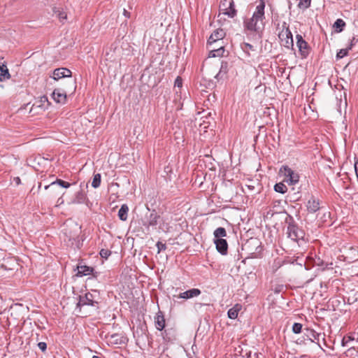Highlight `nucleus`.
<instances>
[{"label":"nucleus","mask_w":358,"mask_h":358,"mask_svg":"<svg viewBox=\"0 0 358 358\" xmlns=\"http://www.w3.org/2000/svg\"><path fill=\"white\" fill-rule=\"evenodd\" d=\"M289 221L287 226V234L288 237L294 241H297L299 239L303 238L304 232L302 229H299L296 224H294L292 217L289 216Z\"/></svg>","instance_id":"obj_3"},{"label":"nucleus","mask_w":358,"mask_h":358,"mask_svg":"<svg viewBox=\"0 0 358 358\" xmlns=\"http://www.w3.org/2000/svg\"><path fill=\"white\" fill-rule=\"evenodd\" d=\"M306 336L310 339L311 342L319 343L320 338L322 337V334L316 332L313 329H306Z\"/></svg>","instance_id":"obj_16"},{"label":"nucleus","mask_w":358,"mask_h":358,"mask_svg":"<svg viewBox=\"0 0 358 358\" xmlns=\"http://www.w3.org/2000/svg\"><path fill=\"white\" fill-rule=\"evenodd\" d=\"M224 12V15H228L229 17H234L236 15V10L235 9V6H229Z\"/></svg>","instance_id":"obj_30"},{"label":"nucleus","mask_w":358,"mask_h":358,"mask_svg":"<svg viewBox=\"0 0 358 358\" xmlns=\"http://www.w3.org/2000/svg\"><path fill=\"white\" fill-rule=\"evenodd\" d=\"M56 184L64 188H68L71 185V184L68 182L64 181L61 179H57L55 181L51 182L50 185L45 186V189H48V188L54 186Z\"/></svg>","instance_id":"obj_22"},{"label":"nucleus","mask_w":358,"mask_h":358,"mask_svg":"<svg viewBox=\"0 0 358 358\" xmlns=\"http://www.w3.org/2000/svg\"><path fill=\"white\" fill-rule=\"evenodd\" d=\"M129 212V207L127 204L122 205L118 211V217L120 220L125 221L127 219V214Z\"/></svg>","instance_id":"obj_20"},{"label":"nucleus","mask_w":358,"mask_h":358,"mask_svg":"<svg viewBox=\"0 0 358 358\" xmlns=\"http://www.w3.org/2000/svg\"><path fill=\"white\" fill-rule=\"evenodd\" d=\"M225 50L222 45L219 46L217 48H213L210 50L209 57H222L224 55Z\"/></svg>","instance_id":"obj_18"},{"label":"nucleus","mask_w":358,"mask_h":358,"mask_svg":"<svg viewBox=\"0 0 358 358\" xmlns=\"http://www.w3.org/2000/svg\"><path fill=\"white\" fill-rule=\"evenodd\" d=\"M241 305L236 304L233 308L228 310L227 315L230 319H236L238 317L239 310H241Z\"/></svg>","instance_id":"obj_21"},{"label":"nucleus","mask_w":358,"mask_h":358,"mask_svg":"<svg viewBox=\"0 0 358 358\" xmlns=\"http://www.w3.org/2000/svg\"><path fill=\"white\" fill-rule=\"evenodd\" d=\"M278 37L281 41V45L287 48H292L294 45L292 34L287 26L286 22H283L282 29L278 34Z\"/></svg>","instance_id":"obj_4"},{"label":"nucleus","mask_w":358,"mask_h":358,"mask_svg":"<svg viewBox=\"0 0 358 358\" xmlns=\"http://www.w3.org/2000/svg\"><path fill=\"white\" fill-rule=\"evenodd\" d=\"M274 190L276 192L284 194V193H285L287 191V186L284 183L279 182V183H277V184L275 185Z\"/></svg>","instance_id":"obj_27"},{"label":"nucleus","mask_w":358,"mask_h":358,"mask_svg":"<svg viewBox=\"0 0 358 358\" xmlns=\"http://www.w3.org/2000/svg\"><path fill=\"white\" fill-rule=\"evenodd\" d=\"M350 340H351V338L350 336L348 337L347 338H343V345H344L345 343H347Z\"/></svg>","instance_id":"obj_44"},{"label":"nucleus","mask_w":358,"mask_h":358,"mask_svg":"<svg viewBox=\"0 0 358 358\" xmlns=\"http://www.w3.org/2000/svg\"><path fill=\"white\" fill-rule=\"evenodd\" d=\"M306 208L310 213H315L318 211L320 208V199L312 195L307 201Z\"/></svg>","instance_id":"obj_8"},{"label":"nucleus","mask_w":358,"mask_h":358,"mask_svg":"<svg viewBox=\"0 0 358 358\" xmlns=\"http://www.w3.org/2000/svg\"><path fill=\"white\" fill-rule=\"evenodd\" d=\"M214 243L216 245L217 250L221 255H225L227 254L228 243L225 239H214Z\"/></svg>","instance_id":"obj_14"},{"label":"nucleus","mask_w":358,"mask_h":358,"mask_svg":"<svg viewBox=\"0 0 358 358\" xmlns=\"http://www.w3.org/2000/svg\"><path fill=\"white\" fill-rule=\"evenodd\" d=\"M159 218L160 216L155 210H153L150 214L146 217V220L143 225L147 228H149L150 227H155L158 224Z\"/></svg>","instance_id":"obj_10"},{"label":"nucleus","mask_w":358,"mask_h":358,"mask_svg":"<svg viewBox=\"0 0 358 358\" xmlns=\"http://www.w3.org/2000/svg\"><path fill=\"white\" fill-rule=\"evenodd\" d=\"M41 182H39L38 187V189L41 188Z\"/></svg>","instance_id":"obj_47"},{"label":"nucleus","mask_w":358,"mask_h":358,"mask_svg":"<svg viewBox=\"0 0 358 358\" xmlns=\"http://www.w3.org/2000/svg\"><path fill=\"white\" fill-rule=\"evenodd\" d=\"M345 261L353 262L358 259V247L344 245L341 250Z\"/></svg>","instance_id":"obj_5"},{"label":"nucleus","mask_w":358,"mask_h":358,"mask_svg":"<svg viewBox=\"0 0 358 358\" xmlns=\"http://www.w3.org/2000/svg\"><path fill=\"white\" fill-rule=\"evenodd\" d=\"M357 356H358V355H357Z\"/></svg>","instance_id":"obj_49"},{"label":"nucleus","mask_w":358,"mask_h":358,"mask_svg":"<svg viewBox=\"0 0 358 358\" xmlns=\"http://www.w3.org/2000/svg\"><path fill=\"white\" fill-rule=\"evenodd\" d=\"M157 248V252L159 253L162 250H165L166 249V245L165 243H163L160 241H158L156 244Z\"/></svg>","instance_id":"obj_36"},{"label":"nucleus","mask_w":358,"mask_h":358,"mask_svg":"<svg viewBox=\"0 0 358 358\" xmlns=\"http://www.w3.org/2000/svg\"><path fill=\"white\" fill-rule=\"evenodd\" d=\"M218 42L211 34L208 40V43L211 46L213 43Z\"/></svg>","instance_id":"obj_41"},{"label":"nucleus","mask_w":358,"mask_h":358,"mask_svg":"<svg viewBox=\"0 0 358 358\" xmlns=\"http://www.w3.org/2000/svg\"><path fill=\"white\" fill-rule=\"evenodd\" d=\"M200 294L201 291L199 289L193 288L182 293H180L178 298L187 299L194 296H197Z\"/></svg>","instance_id":"obj_15"},{"label":"nucleus","mask_w":358,"mask_h":358,"mask_svg":"<svg viewBox=\"0 0 358 358\" xmlns=\"http://www.w3.org/2000/svg\"><path fill=\"white\" fill-rule=\"evenodd\" d=\"M227 67V64L226 62L222 63L220 72L216 75L215 78H217L223 71L224 73H227V71H226Z\"/></svg>","instance_id":"obj_38"},{"label":"nucleus","mask_w":358,"mask_h":358,"mask_svg":"<svg viewBox=\"0 0 358 358\" xmlns=\"http://www.w3.org/2000/svg\"><path fill=\"white\" fill-rule=\"evenodd\" d=\"M358 42V39L355 37V36H353L350 41V43L349 45V46L348 47V48L349 50H351L352 48V47Z\"/></svg>","instance_id":"obj_39"},{"label":"nucleus","mask_w":358,"mask_h":358,"mask_svg":"<svg viewBox=\"0 0 358 358\" xmlns=\"http://www.w3.org/2000/svg\"><path fill=\"white\" fill-rule=\"evenodd\" d=\"M296 45L299 48V50L301 52V55L306 56L308 54V43L303 40V37L300 34H297L296 36Z\"/></svg>","instance_id":"obj_12"},{"label":"nucleus","mask_w":358,"mask_h":358,"mask_svg":"<svg viewBox=\"0 0 358 358\" xmlns=\"http://www.w3.org/2000/svg\"><path fill=\"white\" fill-rule=\"evenodd\" d=\"M52 97L57 103H64L66 100V92L61 89H55L52 94Z\"/></svg>","instance_id":"obj_13"},{"label":"nucleus","mask_w":358,"mask_h":358,"mask_svg":"<svg viewBox=\"0 0 358 358\" xmlns=\"http://www.w3.org/2000/svg\"><path fill=\"white\" fill-rule=\"evenodd\" d=\"M80 232V228L78 227L76 224L74 225V229L72 231L70 229H64V235L69 238V241H73L72 245L76 242V246H80V241L78 240V233Z\"/></svg>","instance_id":"obj_7"},{"label":"nucleus","mask_w":358,"mask_h":358,"mask_svg":"<svg viewBox=\"0 0 358 358\" xmlns=\"http://www.w3.org/2000/svg\"><path fill=\"white\" fill-rule=\"evenodd\" d=\"M215 239H222L227 236V231L224 227H218L214 231Z\"/></svg>","instance_id":"obj_23"},{"label":"nucleus","mask_w":358,"mask_h":358,"mask_svg":"<svg viewBox=\"0 0 358 358\" xmlns=\"http://www.w3.org/2000/svg\"><path fill=\"white\" fill-rule=\"evenodd\" d=\"M75 83H76L74 82V83L72 84V87L73 88V90H75V89H76V86Z\"/></svg>","instance_id":"obj_46"},{"label":"nucleus","mask_w":358,"mask_h":358,"mask_svg":"<svg viewBox=\"0 0 358 358\" xmlns=\"http://www.w3.org/2000/svg\"><path fill=\"white\" fill-rule=\"evenodd\" d=\"M299 3L297 7L302 10H305L308 8L311 5L312 0H298Z\"/></svg>","instance_id":"obj_25"},{"label":"nucleus","mask_w":358,"mask_h":358,"mask_svg":"<svg viewBox=\"0 0 358 358\" xmlns=\"http://www.w3.org/2000/svg\"><path fill=\"white\" fill-rule=\"evenodd\" d=\"M101 176L100 173L94 174L92 182V186L94 188H98L101 185Z\"/></svg>","instance_id":"obj_28"},{"label":"nucleus","mask_w":358,"mask_h":358,"mask_svg":"<svg viewBox=\"0 0 358 358\" xmlns=\"http://www.w3.org/2000/svg\"><path fill=\"white\" fill-rule=\"evenodd\" d=\"M71 71L66 68H58L53 71L52 78L57 80L62 78H70L71 77Z\"/></svg>","instance_id":"obj_9"},{"label":"nucleus","mask_w":358,"mask_h":358,"mask_svg":"<svg viewBox=\"0 0 358 358\" xmlns=\"http://www.w3.org/2000/svg\"><path fill=\"white\" fill-rule=\"evenodd\" d=\"M348 50H349V49L348 48H345V49L340 50V51L336 55V58L341 59L343 57L346 56L348 53Z\"/></svg>","instance_id":"obj_35"},{"label":"nucleus","mask_w":358,"mask_h":358,"mask_svg":"<svg viewBox=\"0 0 358 358\" xmlns=\"http://www.w3.org/2000/svg\"><path fill=\"white\" fill-rule=\"evenodd\" d=\"M345 27V22L342 19H337L334 24L336 32H341Z\"/></svg>","instance_id":"obj_26"},{"label":"nucleus","mask_w":358,"mask_h":358,"mask_svg":"<svg viewBox=\"0 0 358 358\" xmlns=\"http://www.w3.org/2000/svg\"><path fill=\"white\" fill-rule=\"evenodd\" d=\"M241 49L245 52L247 53L248 55H250V51H255V48L253 47V45H252L251 44L248 43H241Z\"/></svg>","instance_id":"obj_31"},{"label":"nucleus","mask_w":358,"mask_h":358,"mask_svg":"<svg viewBox=\"0 0 358 358\" xmlns=\"http://www.w3.org/2000/svg\"><path fill=\"white\" fill-rule=\"evenodd\" d=\"M77 275L79 277L85 276L92 274L93 277L96 278L98 272H94V268L87 266H78Z\"/></svg>","instance_id":"obj_11"},{"label":"nucleus","mask_w":358,"mask_h":358,"mask_svg":"<svg viewBox=\"0 0 358 358\" xmlns=\"http://www.w3.org/2000/svg\"><path fill=\"white\" fill-rule=\"evenodd\" d=\"M92 358H100V357H98V356L94 355V356L92 357Z\"/></svg>","instance_id":"obj_48"},{"label":"nucleus","mask_w":358,"mask_h":358,"mask_svg":"<svg viewBox=\"0 0 358 358\" xmlns=\"http://www.w3.org/2000/svg\"><path fill=\"white\" fill-rule=\"evenodd\" d=\"M280 171L287 178V181L289 182V184L294 185L299 182V174L294 172L288 166H283L280 168Z\"/></svg>","instance_id":"obj_6"},{"label":"nucleus","mask_w":358,"mask_h":358,"mask_svg":"<svg viewBox=\"0 0 358 358\" xmlns=\"http://www.w3.org/2000/svg\"><path fill=\"white\" fill-rule=\"evenodd\" d=\"M212 35L219 43L224 37L225 32L222 29H217L212 33Z\"/></svg>","instance_id":"obj_24"},{"label":"nucleus","mask_w":358,"mask_h":358,"mask_svg":"<svg viewBox=\"0 0 358 358\" xmlns=\"http://www.w3.org/2000/svg\"><path fill=\"white\" fill-rule=\"evenodd\" d=\"M155 325L156 328L159 331H162L165 327V319L164 315L161 311H159L155 317Z\"/></svg>","instance_id":"obj_17"},{"label":"nucleus","mask_w":358,"mask_h":358,"mask_svg":"<svg viewBox=\"0 0 358 358\" xmlns=\"http://www.w3.org/2000/svg\"><path fill=\"white\" fill-rule=\"evenodd\" d=\"M182 86V79L178 76L174 83V87L180 88Z\"/></svg>","instance_id":"obj_37"},{"label":"nucleus","mask_w":358,"mask_h":358,"mask_svg":"<svg viewBox=\"0 0 358 358\" xmlns=\"http://www.w3.org/2000/svg\"><path fill=\"white\" fill-rule=\"evenodd\" d=\"M264 9V0H259V4L257 5L252 16L243 22L245 30L255 32L258 34L262 33L264 28V20L265 19Z\"/></svg>","instance_id":"obj_1"},{"label":"nucleus","mask_w":358,"mask_h":358,"mask_svg":"<svg viewBox=\"0 0 358 358\" xmlns=\"http://www.w3.org/2000/svg\"><path fill=\"white\" fill-rule=\"evenodd\" d=\"M14 180L17 185H19L20 183V179L19 177L15 178Z\"/></svg>","instance_id":"obj_45"},{"label":"nucleus","mask_w":358,"mask_h":358,"mask_svg":"<svg viewBox=\"0 0 358 358\" xmlns=\"http://www.w3.org/2000/svg\"><path fill=\"white\" fill-rule=\"evenodd\" d=\"M55 13H57V17L59 19L60 22H64V21L66 20L67 15L64 11L57 10L55 11Z\"/></svg>","instance_id":"obj_34"},{"label":"nucleus","mask_w":358,"mask_h":358,"mask_svg":"<svg viewBox=\"0 0 358 358\" xmlns=\"http://www.w3.org/2000/svg\"><path fill=\"white\" fill-rule=\"evenodd\" d=\"M355 170L357 178L358 179V162H355Z\"/></svg>","instance_id":"obj_42"},{"label":"nucleus","mask_w":358,"mask_h":358,"mask_svg":"<svg viewBox=\"0 0 358 358\" xmlns=\"http://www.w3.org/2000/svg\"><path fill=\"white\" fill-rule=\"evenodd\" d=\"M38 347L42 352H45L47 349V344L45 342H40L38 343Z\"/></svg>","instance_id":"obj_40"},{"label":"nucleus","mask_w":358,"mask_h":358,"mask_svg":"<svg viewBox=\"0 0 358 358\" xmlns=\"http://www.w3.org/2000/svg\"><path fill=\"white\" fill-rule=\"evenodd\" d=\"M234 6V1L233 0H223L221 1L220 5V8L221 10L225 12V10H227V7L229 6Z\"/></svg>","instance_id":"obj_29"},{"label":"nucleus","mask_w":358,"mask_h":358,"mask_svg":"<svg viewBox=\"0 0 358 358\" xmlns=\"http://www.w3.org/2000/svg\"><path fill=\"white\" fill-rule=\"evenodd\" d=\"M99 255L102 258L107 259L111 255V251L108 249H101Z\"/></svg>","instance_id":"obj_33"},{"label":"nucleus","mask_w":358,"mask_h":358,"mask_svg":"<svg viewBox=\"0 0 358 358\" xmlns=\"http://www.w3.org/2000/svg\"><path fill=\"white\" fill-rule=\"evenodd\" d=\"M99 292L96 289H92V292L86 293L85 296H79V301L77 303V306H95L99 303Z\"/></svg>","instance_id":"obj_2"},{"label":"nucleus","mask_w":358,"mask_h":358,"mask_svg":"<svg viewBox=\"0 0 358 358\" xmlns=\"http://www.w3.org/2000/svg\"><path fill=\"white\" fill-rule=\"evenodd\" d=\"M302 330V324L301 323L295 322L292 326V331L294 334H299Z\"/></svg>","instance_id":"obj_32"},{"label":"nucleus","mask_w":358,"mask_h":358,"mask_svg":"<svg viewBox=\"0 0 358 358\" xmlns=\"http://www.w3.org/2000/svg\"><path fill=\"white\" fill-rule=\"evenodd\" d=\"M10 77L8 69L4 64L0 65V82L8 80Z\"/></svg>","instance_id":"obj_19"},{"label":"nucleus","mask_w":358,"mask_h":358,"mask_svg":"<svg viewBox=\"0 0 358 358\" xmlns=\"http://www.w3.org/2000/svg\"><path fill=\"white\" fill-rule=\"evenodd\" d=\"M123 15L127 17V18H129L130 17V13L128 12L126 9H124L123 10Z\"/></svg>","instance_id":"obj_43"}]
</instances>
